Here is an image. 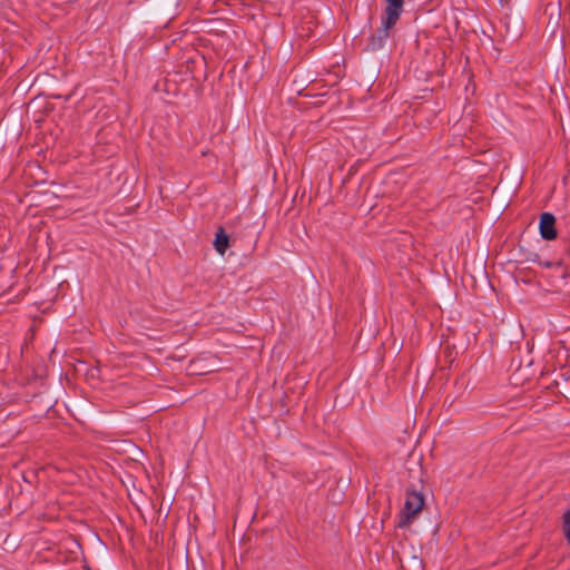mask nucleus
I'll return each mask as SVG.
<instances>
[{"instance_id":"obj_1","label":"nucleus","mask_w":570,"mask_h":570,"mask_svg":"<svg viewBox=\"0 0 570 570\" xmlns=\"http://www.w3.org/2000/svg\"><path fill=\"white\" fill-rule=\"evenodd\" d=\"M386 7L382 18V26L377 29L373 37V42L381 46L390 36V31L394 28L403 11L404 0H385Z\"/></svg>"},{"instance_id":"obj_4","label":"nucleus","mask_w":570,"mask_h":570,"mask_svg":"<svg viewBox=\"0 0 570 570\" xmlns=\"http://www.w3.org/2000/svg\"><path fill=\"white\" fill-rule=\"evenodd\" d=\"M229 246V238L223 227H219L215 235L214 247L220 254L224 255Z\"/></svg>"},{"instance_id":"obj_5","label":"nucleus","mask_w":570,"mask_h":570,"mask_svg":"<svg viewBox=\"0 0 570 570\" xmlns=\"http://www.w3.org/2000/svg\"><path fill=\"white\" fill-rule=\"evenodd\" d=\"M311 31H312V29H311V27H308L306 32L304 31L303 28H302V31H298V32L301 36H308Z\"/></svg>"},{"instance_id":"obj_3","label":"nucleus","mask_w":570,"mask_h":570,"mask_svg":"<svg viewBox=\"0 0 570 570\" xmlns=\"http://www.w3.org/2000/svg\"><path fill=\"white\" fill-rule=\"evenodd\" d=\"M556 218L550 213H543L540 216V234L543 239L552 240L557 238V230H556Z\"/></svg>"},{"instance_id":"obj_2","label":"nucleus","mask_w":570,"mask_h":570,"mask_svg":"<svg viewBox=\"0 0 570 570\" xmlns=\"http://www.w3.org/2000/svg\"><path fill=\"white\" fill-rule=\"evenodd\" d=\"M424 497L416 491H407L404 507L400 513L399 527L410 525L424 507Z\"/></svg>"}]
</instances>
